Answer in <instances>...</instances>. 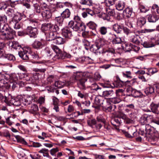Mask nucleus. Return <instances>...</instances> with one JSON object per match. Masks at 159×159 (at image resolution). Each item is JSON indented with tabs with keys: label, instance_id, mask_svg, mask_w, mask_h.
Segmentation results:
<instances>
[{
	"label": "nucleus",
	"instance_id": "nucleus-59",
	"mask_svg": "<svg viewBox=\"0 0 159 159\" xmlns=\"http://www.w3.org/2000/svg\"><path fill=\"white\" fill-rule=\"evenodd\" d=\"M137 83L136 79H133L130 81H127L125 82V84L128 85L129 87H131V86L134 85L135 84Z\"/></svg>",
	"mask_w": 159,
	"mask_h": 159
},
{
	"label": "nucleus",
	"instance_id": "nucleus-48",
	"mask_svg": "<svg viewBox=\"0 0 159 159\" xmlns=\"http://www.w3.org/2000/svg\"><path fill=\"white\" fill-rule=\"evenodd\" d=\"M80 3L85 5L86 7L92 5L93 2L91 0H81Z\"/></svg>",
	"mask_w": 159,
	"mask_h": 159
},
{
	"label": "nucleus",
	"instance_id": "nucleus-31",
	"mask_svg": "<svg viewBox=\"0 0 159 159\" xmlns=\"http://www.w3.org/2000/svg\"><path fill=\"white\" fill-rule=\"evenodd\" d=\"M0 28L1 29V33H2V31L3 32H9L10 30H13L9 27L8 24L6 23L1 25L0 26Z\"/></svg>",
	"mask_w": 159,
	"mask_h": 159
},
{
	"label": "nucleus",
	"instance_id": "nucleus-33",
	"mask_svg": "<svg viewBox=\"0 0 159 159\" xmlns=\"http://www.w3.org/2000/svg\"><path fill=\"white\" fill-rule=\"evenodd\" d=\"M146 23V19L143 17H140L137 20V23L140 27H142Z\"/></svg>",
	"mask_w": 159,
	"mask_h": 159
},
{
	"label": "nucleus",
	"instance_id": "nucleus-10",
	"mask_svg": "<svg viewBox=\"0 0 159 159\" xmlns=\"http://www.w3.org/2000/svg\"><path fill=\"white\" fill-rule=\"evenodd\" d=\"M126 92L129 93V96H132L134 98L139 97L142 94L140 91L134 89L131 87H128L126 89Z\"/></svg>",
	"mask_w": 159,
	"mask_h": 159
},
{
	"label": "nucleus",
	"instance_id": "nucleus-30",
	"mask_svg": "<svg viewBox=\"0 0 159 159\" xmlns=\"http://www.w3.org/2000/svg\"><path fill=\"white\" fill-rule=\"evenodd\" d=\"M48 29L51 32H53L56 33V32L59 30V28L58 26L57 25H52L51 23H49L48 26Z\"/></svg>",
	"mask_w": 159,
	"mask_h": 159
},
{
	"label": "nucleus",
	"instance_id": "nucleus-5",
	"mask_svg": "<svg viewBox=\"0 0 159 159\" xmlns=\"http://www.w3.org/2000/svg\"><path fill=\"white\" fill-rule=\"evenodd\" d=\"M21 96H18L15 98H12L11 95L9 96L8 98L5 97L6 102H10V103L16 106H19L22 105V102L23 101V98H21Z\"/></svg>",
	"mask_w": 159,
	"mask_h": 159
},
{
	"label": "nucleus",
	"instance_id": "nucleus-15",
	"mask_svg": "<svg viewBox=\"0 0 159 159\" xmlns=\"http://www.w3.org/2000/svg\"><path fill=\"white\" fill-rule=\"evenodd\" d=\"M80 9H82L83 10L85 9V11L82 13L83 17L84 18L87 17L89 16L94 17L96 16L95 14L94 11L88 7L85 8H80Z\"/></svg>",
	"mask_w": 159,
	"mask_h": 159
},
{
	"label": "nucleus",
	"instance_id": "nucleus-3",
	"mask_svg": "<svg viewBox=\"0 0 159 159\" xmlns=\"http://www.w3.org/2000/svg\"><path fill=\"white\" fill-rule=\"evenodd\" d=\"M70 28L75 31H82L85 30L86 26L84 23L80 21L79 17L75 16L74 20L70 21Z\"/></svg>",
	"mask_w": 159,
	"mask_h": 159
},
{
	"label": "nucleus",
	"instance_id": "nucleus-27",
	"mask_svg": "<svg viewBox=\"0 0 159 159\" xmlns=\"http://www.w3.org/2000/svg\"><path fill=\"white\" fill-rule=\"evenodd\" d=\"M125 2L123 1H118L116 4V8L118 11L123 10L125 7Z\"/></svg>",
	"mask_w": 159,
	"mask_h": 159
},
{
	"label": "nucleus",
	"instance_id": "nucleus-49",
	"mask_svg": "<svg viewBox=\"0 0 159 159\" xmlns=\"http://www.w3.org/2000/svg\"><path fill=\"white\" fill-rule=\"evenodd\" d=\"M87 123L89 126L92 128H93V126H95V125L97 124V122L95 119H90L87 120Z\"/></svg>",
	"mask_w": 159,
	"mask_h": 159
},
{
	"label": "nucleus",
	"instance_id": "nucleus-23",
	"mask_svg": "<svg viewBox=\"0 0 159 159\" xmlns=\"http://www.w3.org/2000/svg\"><path fill=\"white\" fill-rule=\"evenodd\" d=\"M78 61L85 64H90L92 62V59L89 57H84L79 58Z\"/></svg>",
	"mask_w": 159,
	"mask_h": 159
},
{
	"label": "nucleus",
	"instance_id": "nucleus-60",
	"mask_svg": "<svg viewBox=\"0 0 159 159\" xmlns=\"http://www.w3.org/2000/svg\"><path fill=\"white\" fill-rule=\"evenodd\" d=\"M111 104V102L108 100V98L105 99L104 101L103 104H102V107L103 109H105L108 106Z\"/></svg>",
	"mask_w": 159,
	"mask_h": 159
},
{
	"label": "nucleus",
	"instance_id": "nucleus-14",
	"mask_svg": "<svg viewBox=\"0 0 159 159\" xmlns=\"http://www.w3.org/2000/svg\"><path fill=\"white\" fill-rule=\"evenodd\" d=\"M121 120L116 116L112 118L111 120V123L114 127L116 129H119V127L122 123Z\"/></svg>",
	"mask_w": 159,
	"mask_h": 159
},
{
	"label": "nucleus",
	"instance_id": "nucleus-51",
	"mask_svg": "<svg viewBox=\"0 0 159 159\" xmlns=\"http://www.w3.org/2000/svg\"><path fill=\"white\" fill-rule=\"evenodd\" d=\"M7 21V18L5 15H0V26L1 25L5 23Z\"/></svg>",
	"mask_w": 159,
	"mask_h": 159
},
{
	"label": "nucleus",
	"instance_id": "nucleus-63",
	"mask_svg": "<svg viewBox=\"0 0 159 159\" xmlns=\"http://www.w3.org/2000/svg\"><path fill=\"white\" fill-rule=\"evenodd\" d=\"M34 11L36 13H40L41 12V7L37 3L34 4Z\"/></svg>",
	"mask_w": 159,
	"mask_h": 159
},
{
	"label": "nucleus",
	"instance_id": "nucleus-16",
	"mask_svg": "<svg viewBox=\"0 0 159 159\" xmlns=\"http://www.w3.org/2000/svg\"><path fill=\"white\" fill-rule=\"evenodd\" d=\"M136 130L132 128H129L127 132L124 131L123 133L125 136L129 138H132L137 135V132Z\"/></svg>",
	"mask_w": 159,
	"mask_h": 159
},
{
	"label": "nucleus",
	"instance_id": "nucleus-35",
	"mask_svg": "<svg viewBox=\"0 0 159 159\" xmlns=\"http://www.w3.org/2000/svg\"><path fill=\"white\" fill-rule=\"evenodd\" d=\"M70 34V28L66 27L62 30V34L66 39H69Z\"/></svg>",
	"mask_w": 159,
	"mask_h": 159
},
{
	"label": "nucleus",
	"instance_id": "nucleus-20",
	"mask_svg": "<svg viewBox=\"0 0 159 159\" xmlns=\"http://www.w3.org/2000/svg\"><path fill=\"white\" fill-rule=\"evenodd\" d=\"M24 78L25 80L28 81L29 83H32L33 84L37 83L38 81V79H37L36 76H33L32 78H30L28 74L26 72H25L24 74Z\"/></svg>",
	"mask_w": 159,
	"mask_h": 159
},
{
	"label": "nucleus",
	"instance_id": "nucleus-8",
	"mask_svg": "<svg viewBox=\"0 0 159 159\" xmlns=\"http://www.w3.org/2000/svg\"><path fill=\"white\" fill-rule=\"evenodd\" d=\"M144 48H149L155 46V45H158L159 43L157 40L154 38H151L149 41L142 42L141 43Z\"/></svg>",
	"mask_w": 159,
	"mask_h": 159
},
{
	"label": "nucleus",
	"instance_id": "nucleus-19",
	"mask_svg": "<svg viewBox=\"0 0 159 159\" xmlns=\"http://www.w3.org/2000/svg\"><path fill=\"white\" fill-rule=\"evenodd\" d=\"M146 18L148 21L150 23L156 22L159 19L158 16L156 14L152 13L147 15Z\"/></svg>",
	"mask_w": 159,
	"mask_h": 159
},
{
	"label": "nucleus",
	"instance_id": "nucleus-46",
	"mask_svg": "<svg viewBox=\"0 0 159 159\" xmlns=\"http://www.w3.org/2000/svg\"><path fill=\"white\" fill-rule=\"evenodd\" d=\"M107 28L105 26H102L99 29V33L102 35H105L107 33Z\"/></svg>",
	"mask_w": 159,
	"mask_h": 159
},
{
	"label": "nucleus",
	"instance_id": "nucleus-21",
	"mask_svg": "<svg viewBox=\"0 0 159 159\" xmlns=\"http://www.w3.org/2000/svg\"><path fill=\"white\" fill-rule=\"evenodd\" d=\"M43 19L46 21H48L52 16V13L49 10H45L41 13Z\"/></svg>",
	"mask_w": 159,
	"mask_h": 159
},
{
	"label": "nucleus",
	"instance_id": "nucleus-24",
	"mask_svg": "<svg viewBox=\"0 0 159 159\" xmlns=\"http://www.w3.org/2000/svg\"><path fill=\"white\" fill-rule=\"evenodd\" d=\"M123 13L128 18L130 17H133L134 15V13L133 11L132 8L129 7L126 8L124 11Z\"/></svg>",
	"mask_w": 159,
	"mask_h": 159
},
{
	"label": "nucleus",
	"instance_id": "nucleus-1",
	"mask_svg": "<svg viewBox=\"0 0 159 159\" xmlns=\"http://www.w3.org/2000/svg\"><path fill=\"white\" fill-rule=\"evenodd\" d=\"M78 80V87L82 90H85L86 88H89L92 89L97 91L99 89H101L92 77L87 80L83 75L82 73L74 72V74L70 78V83H74L76 81Z\"/></svg>",
	"mask_w": 159,
	"mask_h": 159
},
{
	"label": "nucleus",
	"instance_id": "nucleus-39",
	"mask_svg": "<svg viewBox=\"0 0 159 159\" xmlns=\"http://www.w3.org/2000/svg\"><path fill=\"white\" fill-rule=\"evenodd\" d=\"M66 41L65 40L61 37L56 36L53 42L58 44H63Z\"/></svg>",
	"mask_w": 159,
	"mask_h": 159
},
{
	"label": "nucleus",
	"instance_id": "nucleus-38",
	"mask_svg": "<svg viewBox=\"0 0 159 159\" xmlns=\"http://www.w3.org/2000/svg\"><path fill=\"white\" fill-rule=\"evenodd\" d=\"M21 3V1L20 0H16L13 2H11V0H9L7 1V7L10 6L12 7H14L16 5Z\"/></svg>",
	"mask_w": 159,
	"mask_h": 159
},
{
	"label": "nucleus",
	"instance_id": "nucleus-29",
	"mask_svg": "<svg viewBox=\"0 0 159 159\" xmlns=\"http://www.w3.org/2000/svg\"><path fill=\"white\" fill-rule=\"evenodd\" d=\"M32 46L33 48L38 50L42 48L44 45L40 41L35 40L32 44Z\"/></svg>",
	"mask_w": 159,
	"mask_h": 159
},
{
	"label": "nucleus",
	"instance_id": "nucleus-12",
	"mask_svg": "<svg viewBox=\"0 0 159 159\" xmlns=\"http://www.w3.org/2000/svg\"><path fill=\"white\" fill-rule=\"evenodd\" d=\"M159 107V101L157 99L153 101L150 104L149 108L150 110H149L148 111H152L153 113L156 114L158 111V108Z\"/></svg>",
	"mask_w": 159,
	"mask_h": 159
},
{
	"label": "nucleus",
	"instance_id": "nucleus-34",
	"mask_svg": "<svg viewBox=\"0 0 159 159\" xmlns=\"http://www.w3.org/2000/svg\"><path fill=\"white\" fill-rule=\"evenodd\" d=\"M138 8L140 12L142 13H145L149 11V9L148 8L140 3L138 4Z\"/></svg>",
	"mask_w": 159,
	"mask_h": 159
},
{
	"label": "nucleus",
	"instance_id": "nucleus-47",
	"mask_svg": "<svg viewBox=\"0 0 159 159\" xmlns=\"http://www.w3.org/2000/svg\"><path fill=\"white\" fill-rule=\"evenodd\" d=\"M61 15L64 18H67L70 17V10L66 9L61 14Z\"/></svg>",
	"mask_w": 159,
	"mask_h": 159
},
{
	"label": "nucleus",
	"instance_id": "nucleus-52",
	"mask_svg": "<svg viewBox=\"0 0 159 159\" xmlns=\"http://www.w3.org/2000/svg\"><path fill=\"white\" fill-rule=\"evenodd\" d=\"M15 13L14 10L11 8H9L6 11L7 15L10 17H13Z\"/></svg>",
	"mask_w": 159,
	"mask_h": 159
},
{
	"label": "nucleus",
	"instance_id": "nucleus-25",
	"mask_svg": "<svg viewBox=\"0 0 159 159\" xmlns=\"http://www.w3.org/2000/svg\"><path fill=\"white\" fill-rule=\"evenodd\" d=\"M115 94V92L112 89H108L102 92V95L104 97H111Z\"/></svg>",
	"mask_w": 159,
	"mask_h": 159
},
{
	"label": "nucleus",
	"instance_id": "nucleus-41",
	"mask_svg": "<svg viewBox=\"0 0 159 159\" xmlns=\"http://www.w3.org/2000/svg\"><path fill=\"white\" fill-rule=\"evenodd\" d=\"M151 11L152 13L156 14H157L159 16V7L156 4H154L152 5L151 8Z\"/></svg>",
	"mask_w": 159,
	"mask_h": 159
},
{
	"label": "nucleus",
	"instance_id": "nucleus-42",
	"mask_svg": "<svg viewBox=\"0 0 159 159\" xmlns=\"http://www.w3.org/2000/svg\"><path fill=\"white\" fill-rule=\"evenodd\" d=\"M124 90L122 89H119L116 90L115 93L116 94V97L121 99V97L124 96Z\"/></svg>",
	"mask_w": 159,
	"mask_h": 159
},
{
	"label": "nucleus",
	"instance_id": "nucleus-50",
	"mask_svg": "<svg viewBox=\"0 0 159 159\" xmlns=\"http://www.w3.org/2000/svg\"><path fill=\"white\" fill-rule=\"evenodd\" d=\"M64 18L61 16H58L55 17V20L57 24H59L60 26L63 23Z\"/></svg>",
	"mask_w": 159,
	"mask_h": 159
},
{
	"label": "nucleus",
	"instance_id": "nucleus-18",
	"mask_svg": "<svg viewBox=\"0 0 159 159\" xmlns=\"http://www.w3.org/2000/svg\"><path fill=\"white\" fill-rule=\"evenodd\" d=\"M16 116L14 114H11L10 115L6 118V122L9 126L14 124L16 122Z\"/></svg>",
	"mask_w": 159,
	"mask_h": 159
},
{
	"label": "nucleus",
	"instance_id": "nucleus-6",
	"mask_svg": "<svg viewBox=\"0 0 159 159\" xmlns=\"http://www.w3.org/2000/svg\"><path fill=\"white\" fill-rule=\"evenodd\" d=\"M16 34V32L14 30H10L9 32H3L0 33V38L1 39L7 41L14 39V35Z\"/></svg>",
	"mask_w": 159,
	"mask_h": 159
},
{
	"label": "nucleus",
	"instance_id": "nucleus-22",
	"mask_svg": "<svg viewBox=\"0 0 159 159\" xmlns=\"http://www.w3.org/2000/svg\"><path fill=\"white\" fill-rule=\"evenodd\" d=\"M123 25L120 23H116L112 26V29L117 34H120L123 30Z\"/></svg>",
	"mask_w": 159,
	"mask_h": 159
},
{
	"label": "nucleus",
	"instance_id": "nucleus-37",
	"mask_svg": "<svg viewBox=\"0 0 159 159\" xmlns=\"http://www.w3.org/2000/svg\"><path fill=\"white\" fill-rule=\"evenodd\" d=\"M144 92L147 95L153 94L155 92L154 88L151 86L148 87L144 89Z\"/></svg>",
	"mask_w": 159,
	"mask_h": 159
},
{
	"label": "nucleus",
	"instance_id": "nucleus-61",
	"mask_svg": "<svg viewBox=\"0 0 159 159\" xmlns=\"http://www.w3.org/2000/svg\"><path fill=\"white\" fill-rule=\"evenodd\" d=\"M14 136L18 142L21 143L22 144H25L26 143V141L24 139L21 137L20 136L17 135Z\"/></svg>",
	"mask_w": 159,
	"mask_h": 159
},
{
	"label": "nucleus",
	"instance_id": "nucleus-40",
	"mask_svg": "<svg viewBox=\"0 0 159 159\" xmlns=\"http://www.w3.org/2000/svg\"><path fill=\"white\" fill-rule=\"evenodd\" d=\"M3 57L4 58L12 61H14L16 60L15 57L14 55L11 54H6L3 55Z\"/></svg>",
	"mask_w": 159,
	"mask_h": 159
},
{
	"label": "nucleus",
	"instance_id": "nucleus-55",
	"mask_svg": "<svg viewBox=\"0 0 159 159\" xmlns=\"http://www.w3.org/2000/svg\"><path fill=\"white\" fill-rule=\"evenodd\" d=\"M87 25L90 29L93 30H95L97 26V25L93 21H90L87 24Z\"/></svg>",
	"mask_w": 159,
	"mask_h": 159
},
{
	"label": "nucleus",
	"instance_id": "nucleus-13",
	"mask_svg": "<svg viewBox=\"0 0 159 159\" xmlns=\"http://www.w3.org/2000/svg\"><path fill=\"white\" fill-rule=\"evenodd\" d=\"M25 17V16L23 13L17 12L12 18L10 21V23L12 24V22H19L23 18Z\"/></svg>",
	"mask_w": 159,
	"mask_h": 159
},
{
	"label": "nucleus",
	"instance_id": "nucleus-53",
	"mask_svg": "<svg viewBox=\"0 0 159 159\" xmlns=\"http://www.w3.org/2000/svg\"><path fill=\"white\" fill-rule=\"evenodd\" d=\"M106 11L110 17L114 16H115V12L114 9H111L110 7H107L106 8Z\"/></svg>",
	"mask_w": 159,
	"mask_h": 159
},
{
	"label": "nucleus",
	"instance_id": "nucleus-17",
	"mask_svg": "<svg viewBox=\"0 0 159 159\" xmlns=\"http://www.w3.org/2000/svg\"><path fill=\"white\" fill-rule=\"evenodd\" d=\"M139 38L140 37L138 34L133 33L129 36V41L137 45H139L140 43V42L139 40Z\"/></svg>",
	"mask_w": 159,
	"mask_h": 159
},
{
	"label": "nucleus",
	"instance_id": "nucleus-32",
	"mask_svg": "<svg viewBox=\"0 0 159 159\" xmlns=\"http://www.w3.org/2000/svg\"><path fill=\"white\" fill-rule=\"evenodd\" d=\"M9 45L10 47L15 49H20L21 48L20 45L16 41H14L10 42Z\"/></svg>",
	"mask_w": 159,
	"mask_h": 159
},
{
	"label": "nucleus",
	"instance_id": "nucleus-57",
	"mask_svg": "<svg viewBox=\"0 0 159 159\" xmlns=\"http://www.w3.org/2000/svg\"><path fill=\"white\" fill-rule=\"evenodd\" d=\"M82 43L85 49L87 50H89L90 47V43L85 39L82 40Z\"/></svg>",
	"mask_w": 159,
	"mask_h": 159
},
{
	"label": "nucleus",
	"instance_id": "nucleus-56",
	"mask_svg": "<svg viewBox=\"0 0 159 159\" xmlns=\"http://www.w3.org/2000/svg\"><path fill=\"white\" fill-rule=\"evenodd\" d=\"M114 2L111 0H106L105 2H103L102 4L106 5L107 7H110V6L114 4Z\"/></svg>",
	"mask_w": 159,
	"mask_h": 159
},
{
	"label": "nucleus",
	"instance_id": "nucleus-11",
	"mask_svg": "<svg viewBox=\"0 0 159 159\" xmlns=\"http://www.w3.org/2000/svg\"><path fill=\"white\" fill-rule=\"evenodd\" d=\"M25 31L26 34H28L30 37L35 38L38 34V29L35 27L28 26Z\"/></svg>",
	"mask_w": 159,
	"mask_h": 159
},
{
	"label": "nucleus",
	"instance_id": "nucleus-9",
	"mask_svg": "<svg viewBox=\"0 0 159 159\" xmlns=\"http://www.w3.org/2000/svg\"><path fill=\"white\" fill-rule=\"evenodd\" d=\"M105 99L103 96H96L95 98L92 107L96 109H98L103 104Z\"/></svg>",
	"mask_w": 159,
	"mask_h": 159
},
{
	"label": "nucleus",
	"instance_id": "nucleus-62",
	"mask_svg": "<svg viewBox=\"0 0 159 159\" xmlns=\"http://www.w3.org/2000/svg\"><path fill=\"white\" fill-rule=\"evenodd\" d=\"M116 106L115 105L111 104L109 106L106 107V108L104 109L107 111L111 112L113 110H114L116 108Z\"/></svg>",
	"mask_w": 159,
	"mask_h": 159
},
{
	"label": "nucleus",
	"instance_id": "nucleus-36",
	"mask_svg": "<svg viewBox=\"0 0 159 159\" xmlns=\"http://www.w3.org/2000/svg\"><path fill=\"white\" fill-rule=\"evenodd\" d=\"M151 117H152V116L150 115H144L141 117L140 121L143 125L145 124L148 122V119L150 118Z\"/></svg>",
	"mask_w": 159,
	"mask_h": 159
},
{
	"label": "nucleus",
	"instance_id": "nucleus-7",
	"mask_svg": "<svg viewBox=\"0 0 159 159\" xmlns=\"http://www.w3.org/2000/svg\"><path fill=\"white\" fill-rule=\"evenodd\" d=\"M115 53V50L112 48L108 49L102 48L101 50V53L103 57L106 59L108 60Z\"/></svg>",
	"mask_w": 159,
	"mask_h": 159
},
{
	"label": "nucleus",
	"instance_id": "nucleus-28",
	"mask_svg": "<svg viewBox=\"0 0 159 159\" xmlns=\"http://www.w3.org/2000/svg\"><path fill=\"white\" fill-rule=\"evenodd\" d=\"M46 38L47 40L50 41L52 40L54 41L56 38V33L53 32H50L47 33L45 34Z\"/></svg>",
	"mask_w": 159,
	"mask_h": 159
},
{
	"label": "nucleus",
	"instance_id": "nucleus-45",
	"mask_svg": "<svg viewBox=\"0 0 159 159\" xmlns=\"http://www.w3.org/2000/svg\"><path fill=\"white\" fill-rule=\"evenodd\" d=\"M108 100L111 102L113 104L118 103L121 101V99L120 98H117L116 97L109 98Z\"/></svg>",
	"mask_w": 159,
	"mask_h": 159
},
{
	"label": "nucleus",
	"instance_id": "nucleus-64",
	"mask_svg": "<svg viewBox=\"0 0 159 159\" xmlns=\"http://www.w3.org/2000/svg\"><path fill=\"white\" fill-rule=\"evenodd\" d=\"M90 104V102L89 100H86L84 102H83L82 103V107L81 109H82L83 108H85L89 107Z\"/></svg>",
	"mask_w": 159,
	"mask_h": 159
},
{
	"label": "nucleus",
	"instance_id": "nucleus-44",
	"mask_svg": "<svg viewBox=\"0 0 159 159\" xmlns=\"http://www.w3.org/2000/svg\"><path fill=\"white\" fill-rule=\"evenodd\" d=\"M133 45L130 43H125L123 45L122 47L125 49L127 52H129L132 50V46Z\"/></svg>",
	"mask_w": 159,
	"mask_h": 159
},
{
	"label": "nucleus",
	"instance_id": "nucleus-2",
	"mask_svg": "<svg viewBox=\"0 0 159 159\" xmlns=\"http://www.w3.org/2000/svg\"><path fill=\"white\" fill-rule=\"evenodd\" d=\"M22 50L19 52L18 54L23 60L31 61L38 58V55L32 52L29 47H24L22 48Z\"/></svg>",
	"mask_w": 159,
	"mask_h": 159
},
{
	"label": "nucleus",
	"instance_id": "nucleus-4",
	"mask_svg": "<svg viewBox=\"0 0 159 159\" xmlns=\"http://www.w3.org/2000/svg\"><path fill=\"white\" fill-rule=\"evenodd\" d=\"M105 42L104 40L99 39L97 40L95 43L90 47V50L94 53H101V50H102L103 46L105 45Z\"/></svg>",
	"mask_w": 159,
	"mask_h": 159
},
{
	"label": "nucleus",
	"instance_id": "nucleus-26",
	"mask_svg": "<svg viewBox=\"0 0 159 159\" xmlns=\"http://www.w3.org/2000/svg\"><path fill=\"white\" fill-rule=\"evenodd\" d=\"M144 129L145 130L146 136H148V135H152L153 133L154 128L151 127L149 125H146L145 126H144Z\"/></svg>",
	"mask_w": 159,
	"mask_h": 159
},
{
	"label": "nucleus",
	"instance_id": "nucleus-43",
	"mask_svg": "<svg viewBox=\"0 0 159 159\" xmlns=\"http://www.w3.org/2000/svg\"><path fill=\"white\" fill-rule=\"evenodd\" d=\"M116 80L115 82V84L116 85V86L119 87H121L123 86L125 84V82L120 80L118 77H116Z\"/></svg>",
	"mask_w": 159,
	"mask_h": 159
},
{
	"label": "nucleus",
	"instance_id": "nucleus-54",
	"mask_svg": "<svg viewBox=\"0 0 159 159\" xmlns=\"http://www.w3.org/2000/svg\"><path fill=\"white\" fill-rule=\"evenodd\" d=\"M122 74L123 76L124 77L129 79H131L132 78L131 72L130 71H128L125 72H122Z\"/></svg>",
	"mask_w": 159,
	"mask_h": 159
},
{
	"label": "nucleus",
	"instance_id": "nucleus-58",
	"mask_svg": "<svg viewBox=\"0 0 159 159\" xmlns=\"http://www.w3.org/2000/svg\"><path fill=\"white\" fill-rule=\"evenodd\" d=\"M38 110L39 108L37 105L35 104H33L32 105L30 110V111L32 113L34 114Z\"/></svg>",
	"mask_w": 159,
	"mask_h": 159
}]
</instances>
